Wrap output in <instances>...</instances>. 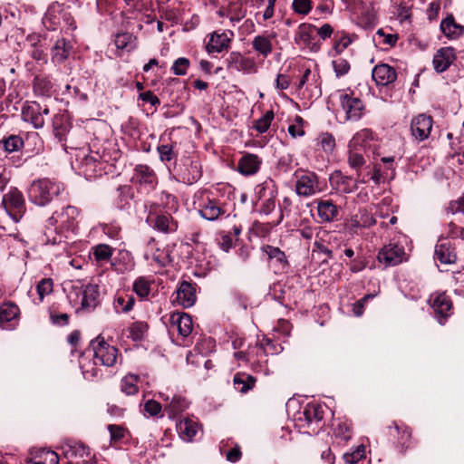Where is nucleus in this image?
<instances>
[{"label": "nucleus", "mask_w": 464, "mask_h": 464, "mask_svg": "<svg viewBox=\"0 0 464 464\" xmlns=\"http://www.w3.org/2000/svg\"><path fill=\"white\" fill-rule=\"evenodd\" d=\"M0 209V231L6 232L10 218L14 223L21 220L26 212L23 193L16 188H11L3 195Z\"/></svg>", "instance_id": "1"}, {"label": "nucleus", "mask_w": 464, "mask_h": 464, "mask_svg": "<svg viewBox=\"0 0 464 464\" xmlns=\"http://www.w3.org/2000/svg\"><path fill=\"white\" fill-rule=\"evenodd\" d=\"M79 209L74 206H67L61 211H55L47 220L44 235L48 242L57 243L56 237H51L53 232L58 233L62 230L74 232L78 228Z\"/></svg>", "instance_id": "2"}, {"label": "nucleus", "mask_w": 464, "mask_h": 464, "mask_svg": "<svg viewBox=\"0 0 464 464\" xmlns=\"http://www.w3.org/2000/svg\"><path fill=\"white\" fill-rule=\"evenodd\" d=\"M65 188L63 183L50 179L34 180L28 190V197L32 203L44 207L58 198Z\"/></svg>", "instance_id": "3"}, {"label": "nucleus", "mask_w": 464, "mask_h": 464, "mask_svg": "<svg viewBox=\"0 0 464 464\" xmlns=\"http://www.w3.org/2000/svg\"><path fill=\"white\" fill-rule=\"evenodd\" d=\"M173 171L179 181L188 185L197 182L202 175L200 162L188 157L175 162Z\"/></svg>", "instance_id": "4"}, {"label": "nucleus", "mask_w": 464, "mask_h": 464, "mask_svg": "<svg viewBox=\"0 0 464 464\" xmlns=\"http://www.w3.org/2000/svg\"><path fill=\"white\" fill-rule=\"evenodd\" d=\"M428 304L433 310L435 318L440 325H444L453 314V303L446 293H433L428 299Z\"/></svg>", "instance_id": "5"}, {"label": "nucleus", "mask_w": 464, "mask_h": 464, "mask_svg": "<svg viewBox=\"0 0 464 464\" xmlns=\"http://www.w3.org/2000/svg\"><path fill=\"white\" fill-rule=\"evenodd\" d=\"M159 205L153 203L150 206L147 221L152 227L161 233H174L178 229V221L169 213H160Z\"/></svg>", "instance_id": "6"}, {"label": "nucleus", "mask_w": 464, "mask_h": 464, "mask_svg": "<svg viewBox=\"0 0 464 464\" xmlns=\"http://www.w3.org/2000/svg\"><path fill=\"white\" fill-rule=\"evenodd\" d=\"M91 345L94 353L95 364L99 362L102 365L111 367L116 363L118 349L106 343L102 336L96 337L92 341Z\"/></svg>", "instance_id": "7"}, {"label": "nucleus", "mask_w": 464, "mask_h": 464, "mask_svg": "<svg viewBox=\"0 0 464 464\" xmlns=\"http://www.w3.org/2000/svg\"><path fill=\"white\" fill-rule=\"evenodd\" d=\"M389 435L392 438L394 447L401 452L405 453L413 444L412 430L404 425L392 421L388 426Z\"/></svg>", "instance_id": "8"}, {"label": "nucleus", "mask_w": 464, "mask_h": 464, "mask_svg": "<svg viewBox=\"0 0 464 464\" xmlns=\"http://www.w3.org/2000/svg\"><path fill=\"white\" fill-rule=\"evenodd\" d=\"M371 134L372 131L370 130L364 129L353 136L349 145L350 149L348 151L347 162L352 169L357 171L358 174L360 173L362 167L365 164L366 160L363 153L364 150L361 147L357 148L356 144L359 140L368 138Z\"/></svg>", "instance_id": "9"}, {"label": "nucleus", "mask_w": 464, "mask_h": 464, "mask_svg": "<svg viewBox=\"0 0 464 464\" xmlns=\"http://www.w3.org/2000/svg\"><path fill=\"white\" fill-rule=\"evenodd\" d=\"M65 457L71 461L68 464H92L94 455L91 449L82 442H68L63 448Z\"/></svg>", "instance_id": "10"}, {"label": "nucleus", "mask_w": 464, "mask_h": 464, "mask_svg": "<svg viewBox=\"0 0 464 464\" xmlns=\"http://www.w3.org/2000/svg\"><path fill=\"white\" fill-rule=\"evenodd\" d=\"M108 163L101 160L98 152L85 156L80 164V170L87 179H94L106 174Z\"/></svg>", "instance_id": "11"}, {"label": "nucleus", "mask_w": 464, "mask_h": 464, "mask_svg": "<svg viewBox=\"0 0 464 464\" xmlns=\"http://www.w3.org/2000/svg\"><path fill=\"white\" fill-rule=\"evenodd\" d=\"M49 114V108L37 102H26L22 108V118L30 122L35 129L44 125V116Z\"/></svg>", "instance_id": "12"}, {"label": "nucleus", "mask_w": 464, "mask_h": 464, "mask_svg": "<svg viewBox=\"0 0 464 464\" xmlns=\"http://www.w3.org/2000/svg\"><path fill=\"white\" fill-rule=\"evenodd\" d=\"M405 255L403 246L396 243H390L380 249L377 259L384 266H395L402 263Z\"/></svg>", "instance_id": "13"}, {"label": "nucleus", "mask_w": 464, "mask_h": 464, "mask_svg": "<svg viewBox=\"0 0 464 464\" xmlns=\"http://www.w3.org/2000/svg\"><path fill=\"white\" fill-rule=\"evenodd\" d=\"M340 104L346 121H357L362 117L365 107L361 99L344 93L340 96Z\"/></svg>", "instance_id": "14"}, {"label": "nucleus", "mask_w": 464, "mask_h": 464, "mask_svg": "<svg viewBox=\"0 0 464 464\" xmlns=\"http://www.w3.org/2000/svg\"><path fill=\"white\" fill-rule=\"evenodd\" d=\"M295 191L298 196L310 197L321 191L319 178L314 172H305L297 177Z\"/></svg>", "instance_id": "15"}, {"label": "nucleus", "mask_w": 464, "mask_h": 464, "mask_svg": "<svg viewBox=\"0 0 464 464\" xmlns=\"http://www.w3.org/2000/svg\"><path fill=\"white\" fill-rule=\"evenodd\" d=\"M131 180L140 188H144L148 192L155 189L158 184L155 171L148 165L143 164L135 167Z\"/></svg>", "instance_id": "16"}, {"label": "nucleus", "mask_w": 464, "mask_h": 464, "mask_svg": "<svg viewBox=\"0 0 464 464\" xmlns=\"http://www.w3.org/2000/svg\"><path fill=\"white\" fill-rule=\"evenodd\" d=\"M227 68L244 73H256L257 65L254 59L248 58L241 54L239 52H231L226 59Z\"/></svg>", "instance_id": "17"}, {"label": "nucleus", "mask_w": 464, "mask_h": 464, "mask_svg": "<svg viewBox=\"0 0 464 464\" xmlns=\"http://www.w3.org/2000/svg\"><path fill=\"white\" fill-rule=\"evenodd\" d=\"M433 119L431 116L421 113L411 120V132L418 141L427 140L431 132Z\"/></svg>", "instance_id": "18"}, {"label": "nucleus", "mask_w": 464, "mask_h": 464, "mask_svg": "<svg viewBox=\"0 0 464 464\" xmlns=\"http://www.w3.org/2000/svg\"><path fill=\"white\" fill-rule=\"evenodd\" d=\"M233 36L234 33L232 31L212 33L206 45L207 52L213 53L227 51L230 47Z\"/></svg>", "instance_id": "19"}, {"label": "nucleus", "mask_w": 464, "mask_h": 464, "mask_svg": "<svg viewBox=\"0 0 464 464\" xmlns=\"http://www.w3.org/2000/svg\"><path fill=\"white\" fill-rule=\"evenodd\" d=\"M316 27L311 24L304 23L298 26V30L295 36V42L296 44L304 45L313 52L319 50V45L314 42V33Z\"/></svg>", "instance_id": "20"}, {"label": "nucleus", "mask_w": 464, "mask_h": 464, "mask_svg": "<svg viewBox=\"0 0 464 464\" xmlns=\"http://www.w3.org/2000/svg\"><path fill=\"white\" fill-rule=\"evenodd\" d=\"M45 21L49 22L51 25H60L62 21L66 24L71 25L72 17L71 14L64 10L63 5L58 2L52 3L45 14Z\"/></svg>", "instance_id": "21"}, {"label": "nucleus", "mask_w": 464, "mask_h": 464, "mask_svg": "<svg viewBox=\"0 0 464 464\" xmlns=\"http://www.w3.org/2000/svg\"><path fill=\"white\" fill-rule=\"evenodd\" d=\"M456 59L455 50L452 47H441L433 56L432 63L437 72L447 71Z\"/></svg>", "instance_id": "22"}, {"label": "nucleus", "mask_w": 464, "mask_h": 464, "mask_svg": "<svg viewBox=\"0 0 464 464\" xmlns=\"http://www.w3.org/2000/svg\"><path fill=\"white\" fill-rule=\"evenodd\" d=\"M53 133L63 147H65L67 135L71 130L72 124L65 113H57L53 118Z\"/></svg>", "instance_id": "23"}, {"label": "nucleus", "mask_w": 464, "mask_h": 464, "mask_svg": "<svg viewBox=\"0 0 464 464\" xmlns=\"http://www.w3.org/2000/svg\"><path fill=\"white\" fill-rule=\"evenodd\" d=\"M175 301L180 304L183 308L191 307L197 299L196 288L194 285L188 281H182L176 290Z\"/></svg>", "instance_id": "24"}, {"label": "nucleus", "mask_w": 464, "mask_h": 464, "mask_svg": "<svg viewBox=\"0 0 464 464\" xmlns=\"http://www.w3.org/2000/svg\"><path fill=\"white\" fill-rule=\"evenodd\" d=\"M435 257L446 265L455 264L457 253L454 244L447 240H440L435 246Z\"/></svg>", "instance_id": "25"}, {"label": "nucleus", "mask_w": 464, "mask_h": 464, "mask_svg": "<svg viewBox=\"0 0 464 464\" xmlns=\"http://www.w3.org/2000/svg\"><path fill=\"white\" fill-rule=\"evenodd\" d=\"M372 76L377 85L386 86L396 80L397 73L393 67L382 63L373 68Z\"/></svg>", "instance_id": "26"}, {"label": "nucleus", "mask_w": 464, "mask_h": 464, "mask_svg": "<svg viewBox=\"0 0 464 464\" xmlns=\"http://www.w3.org/2000/svg\"><path fill=\"white\" fill-rule=\"evenodd\" d=\"M261 163L262 160L257 155L246 153L238 160L237 170L245 176L254 175L259 170Z\"/></svg>", "instance_id": "27"}, {"label": "nucleus", "mask_w": 464, "mask_h": 464, "mask_svg": "<svg viewBox=\"0 0 464 464\" xmlns=\"http://www.w3.org/2000/svg\"><path fill=\"white\" fill-rule=\"evenodd\" d=\"M100 304V291L97 285L89 284L82 291V310L93 311Z\"/></svg>", "instance_id": "28"}, {"label": "nucleus", "mask_w": 464, "mask_h": 464, "mask_svg": "<svg viewBox=\"0 0 464 464\" xmlns=\"http://www.w3.org/2000/svg\"><path fill=\"white\" fill-rule=\"evenodd\" d=\"M331 186L341 193H351L357 189L356 182L349 176L343 175L341 171H335L330 177Z\"/></svg>", "instance_id": "29"}, {"label": "nucleus", "mask_w": 464, "mask_h": 464, "mask_svg": "<svg viewBox=\"0 0 464 464\" xmlns=\"http://www.w3.org/2000/svg\"><path fill=\"white\" fill-rule=\"evenodd\" d=\"M169 324L178 329L179 334L183 337H188L192 332L191 317L182 312L173 313L169 318Z\"/></svg>", "instance_id": "30"}, {"label": "nucleus", "mask_w": 464, "mask_h": 464, "mask_svg": "<svg viewBox=\"0 0 464 464\" xmlns=\"http://www.w3.org/2000/svg\"><path fill=\"white\" fill-rule=\"evenodd\" d=\"M317 203V214L322 222H332L336 219L339 210L331 199H319Z\"/></svg>", "instance_id": "31"}, {"label": "nucleus", "mask_w": 464, "mask_h": 464, "mask_svg": "<svg viewBox=\"0 0 464 464\" xmlns=\"http://www.w3.org/2000/svg\"><path fill=\"white\" fill-rule=\"evenodd\" d=\"M72 44L64 38L58 39L53 46L52 61L54 63H63L71 54Z\"/></svg>", "instance_id": "32"}, {"label": "nucleus", "mask_w": 464, "mask_h": 464, "mask_svg": "<svg viewBox=\"0 0 464 464\" xmlns=\"http://www.w3.org/2000/svg\"><path fill=\"white\" fill-rule=\"evenodd\" d=\"M198 422L189 418H185L177 425L178 432L180 438L185 441H191L198 431Z\"/></svg>", "instance_id": "33"}, {"label": "nucleus", "mask_w": 464, "mask_h": 464, "mask_svg": "<svg viewBox=\"0 0 464 464\" xmlns=\"http://www.w3.org/2000/svg\"><path fill=\"white\" fill-rule=\"evenodd\" d=\"M440 29L442 33L450 39H457L462 35L464 27L456 23L452 14L448 15L440 23Z\"/></svg>", "instance_id": "34"}, {"label": "nucleus", "mask_w": 464, "mask_h": 464, "mask_svg": "<svg viewBox=\"0 0 464 464\" xmlns=\"http://www.w3.org/2000/svg\"><path fill=\"white\" fill-rule=\"evenodd\" d=\"M188 407V401L181 395H173L170 401L165 405V411L168 413L169 418L174 419L179 414L182 413Z\"/></svg>", "instance_id": "35"}, {"label": "nucleus", "mask_w": 464, "mask_h": 464, "mask_svg": "<svg viewBox=\"0 0 464 464\" xmlns=\"http://www.w3.org/2000/svg\"><path fill=\"white\" fill-rule=\"evenodd\" d=\"M27 40L30 42V56L37 61L42 62L43 63H47V53L46 47L42 44L41 40L38 36H28Z\"/></svg>", "instance_id": "36"}, {"label": "nucleus", "mask_w": 464, "mask_h": 464, "mask_svg": "<svg viewBox=\"0 0 464 464\" xmlns=\"http://www.w3.org/2000/svg\"><path fill=\"white\" fill-rule=\"evenodd\" d=\"M199 214L202 218L214 221L221 215L225 214V209L219 203L214 199H208V202L200 208Z\"/></svg>", "instance_id": "37"}, {"label": "nucleus", "mask_w": 464, "mask_h": 464, "mask_svg": "<svg viewBox=\"0 0 464 464\" xmlns=\"http://www.w3.org/2000/svg\"><path fill=\"white\" fill-rule=\"evenodd\" d=\"M334 436L339 442L346 443L353 437V425L351 421L338 420L334 427Z\"/></svg>", "instance_id": "38"}, {"label": "nucleus", "mask_w": 464, "mask_h": 464, "mask_svg": "<svg viewBox=\"0 0 464 464\" xmlns=\"http://www.w3.org/2000/svg\"><path fill=\"white\" fill-rule=\"evenodd\" d=\"M256 382V379L254 376L245 372H237L233 379L235 389L241 393H246L253 389Z\"/></svg>", "instance_id": "39"}, {"label": "nucleus", "mask_w": 464, "mask_h": 464, "mask_svg": "<svg viewBox=\"0 0 464 464\" xmlns=\"http://www.w3.org/2000/svg\"><path fill=\"white\" fill-rule=\"evenodd\" d=\"M252 48L264 58H266L273 51L271 37L266 35L255 36L252 41Z\"/></svg>", "instance_id": "40"}, {"label": "nucleus", "mask_w": 464, "mask_h": 464, "mask_svg": "<svg viewBox=\"0 0 464 464\" xmlns=\"http://www.w3.org/2000/svg\"><path fill=\"white\" fill-rule=\"evenodd\" d=\"M262 249L268 258L274 261L279 268L285 269L288 266L286 256L279 247L266 245Z\"/></svg>", "instance_id": "41"}, {"label": "nucleus", "mask_w": 464, "mask_h": 464, "mask_svg": "<svg viewBox=\"0 0 464 464\" xmlns=\"http://www.w3.org/2000/svg\"><path fill=\"white\" fill-rule=\"evenodd\" d=\"M24 141L19 135L12 134L0 140V150L6 153L19 151L24 147Z\"/></svg>", "instance_id": "42"}, {"label": "nucleus", "mask_w": 464, "mask_h": 464, "mask_svg": "<svg viewBox=\"0 0 464 464\" xmlns=\"http://www.w3.org/2000/svg\"><path fill=\"white\" fill-rule=\"evenodd\" d=\"M34 92L37 95L48 96L53 87L51 79L45 75H36L33 82Z\"/></svg>", "instance_id": "43"}, {"label": "nucleus", "mask_w": 464, "mask_h": 464, "mask_svg": "<svg viewBox=\"0 0 464 464\" xmlns=\"http://www.w3.org/2000/svg\"><path fill=\"white\" fill-rule=\"evenodd\" d=\"M177 143H160L157 147V151L160 156V160L163 162H169L175 160L178 156V150H176Z\"/></svg>", "instance_id": "44"}, {"label": "nucleus", "mask_w": 464, "mask_h": 464, "mask_svg": "<svg viewBox=\"0 0 464 464\" xmlns=\"http://www.w3.org/2000/svg\"><path fill=\"white\" fill-rule=\"evenodd\" d=\"M92 254L96 262H108L111 258L113 248L106 244H99L92 248Z\"/></svg>", "instance_id": "45"}, {"label": "nucleus", "mask_w": 464, "mask_h": 464, "mask_svg": "<svg viewBox=\"0 0 464 464\" xmlns=\"http://www.w3.org/2000/svg\"><path fill=\"white\" fill-rule=\"evenodd\" d=\"M20 313L19 307L14 303H5L0 305V323H8L16 318Z\"/></svg>", "instance_id": "46"}, {"label": "nucleus", "mask_w": 464, "mask_h": 464, "mask_svg": "<svg viewBox=\"0 0 464 464\" xmlns=\"http://www.w3.org/2000/svg\"><path fill=\"white\" fill-rule=\"evenodd\" d=\"M140 377L135 374L126 375L121 382V390L127 395H134L139 392L137 383Z\"/></svg>", "instance_id": "47"}, {"label": "nucleus", "mask_w": 464, "mask_h": 464, "mask_svg": "<svg viewBox=\"0 0 464 464\" xmlns=\"http://www.w3.org/2000/svg\"><path fill=\"white\" fill-rule=\"evenodd\" d=\"M304 416L308 423L323 420L324 411L318 404L307 405L304 411Z\"/></svg>", "instance_id": "48"}, {"label": "nucleus", "mask_w": 464, "mask_h": 464, "mask_svg": "<svg viewBox=\"0 0 464 464\" xmlns=\"http://www.w3.org/2000/svg\"><path fill=\"white\" fill-rule=\"evenodd\" d=\"M136 37L130 33H120L115 36V45L118 49L133 48L135 45Z\"/></svg>", "instance_id": "49"}, {"label": "nucleus", "mask_w": 464, "mask_h": 464, "mask_svg": "<svg viewBox=\"0 0 464 464\" xmlns=\"http://www.w3.org/2000/svg\"><path fill=\"white\" fill-rule=\"evenodd\" d=\"M134 297L130 295H118L114 301V306L118 312L128 313L134 305Z\"/></svg>", "instance_id": "50"}, {"label": "nucleus", "mask_w": 464, "mask_h": 464, "mask_svg": "<svg viewBox=\"0 0 464 464\" xmlns=\"http://www.w3.org/2000/svg\"><path fill=\"white\" fill-rule=\"evenodd\" d=\"M149 330V324L146 322H134L130 327V334L132 340H142Z\"/></svg>", "instance_id": "51"}, {"label": "nucleus", "mask_w": 464, "mask_h": 464, "mask_svg": "<svg viewBox=\"0 0 464 464\" xmlns=\"http://www.w3.org/2000/svg\"><path fill=\"white\" fill-rule=\"evenodd\" d=\"M274 118H275L274 111L272 110L267 111L260 119L256 120L254 122L253 127L259 133H265L269 129Z\"/></svg>", "instance_id": "52"}, {"label": "nucleus", "mask_w": 464, "mask_h": 464, "mask_svg": "<svg viewBox=\"0 0 464 464\" xmlns=\"http://www.w3.org/2000/svg\"><path fill=\"white\" fill-rule=\"evenodd\" d=\"M132 289L138 296L145 298L150 293V282L144 277H139L135 280Z\"/></svg>", "instance_id": "53"}, {"label": "nucleus", "mask_w": 464, "mask_h": 464, "mask_svg": "<svg viewBox=\"0 0 464 464\" xmlns=\"http://www.w3.org/2000/svg\"><path fill=\"white\" fill-rule=\"evenodd\" d=\"M318 144L325 152H332L335 148V139L328 132L321 133L318 138Z\"/></svg>", "instance_id": "54"}, {"label": "nucleus", "mask_w": 464, "mask_h": 464, "mask_svg": "<svg viewBox=\"0 0 464 464\" xmlns=\"http://www.w3.org/2000/svg\"><path fill=\"white\" fill-rule=\"evenodd\" d=\"M365 447L360 445L353 452L344 453L343 458L347 464H355L364 458Z\"/></svg>", "instance_id": "55"}, {"label": "nucleus", "mask_w": 464, "mask_h": 464, "mask_svg": "<svg viewBox=\"0 0 464 464\" xmlns=\"http://www.w3.org/2000/svg\"><path fill=\"white\" fill-rule=\"evenodd\" d=\"M108 430L111 435V442L112 443H118L121 441L127 433V430L124 427L116 424H110L108 426Z\"/></svg>", "instance_id": "56"}, {"label": "nucleus", "mask_w": 464, "mask_h": 464, "mask_svg": "<svg viewBox=\"0 0 464 464\" xmlns=\"http://www.w3.org/2000/svg\"><path fill=\"white\" fill-rule=\"evenodd\" d=\"M292 8L295 14L306 15L313 8V2L311 0H294Z\"/></svg>", "instance_id": "57"}, {"label": "nucleus", "mask_w": 464, "mask_h": 464, "mask_svg": "<svg viewBox=\"0 0 464 464\" xmlns=\"http://www.w3.org/2000/svg\"><path fill=\"white\" fill-rule=\"evenodd\" d=\"M53 283L51 278H44L38 283L36 289L41 302L44 300L45 295H50L53 292Z\"/></svg>", "instance_id": "58"}, {"label": "nucleus", "mask_w": 464, "mask_h": 464, "mask_svg": "<svg viewBox=\"0 0 464 464\" xmlns=\"http://www.w3.org/2000/svg\"><path fill=\"white\" fill-rule=\"evenodd\" d=\"M189 64L190 62L188 58L180 57L174 62L171 70L175 75H185Z\"/></svg>", "instance_id": "59"}, {"label": "nucleus", "mask_w": 464, "mask_h": 464, "mask_svg": "<svg viewBox=\"0 0 464 464\" xmlns=\"http://www.w3.org/2000/svg\"><path fill=\"white\" fill-rule=\"evenodd\" d=\"M333 67L337 77H341L348 73L350 63L346 59L338 58L333 61Z\"/></svg>", "instance_id": "60"}, {"label": "nucleus", "mask_w": 464, "mask_h": 464, "mask_svg": "<svg viewBox=\"0 0 464 464\" xmlns=\"http://www.w3.org/2000/svg\"><path fill=\"white\" fill-rule=\"evenodd\" d=\"M33 464H59V456L56 452L53 450H48L44 453L38 460L34 461Z\"/></svg>", "instance_id": "61"}, {"label": "nucleus", "mask_w": 464, "mask_h": 464, "mask_svg": "<svg viewBox=\"0 0 464 464\" xmlns=\"http://www.w3.org/2000/svg\"><path fill=\"white\" fill-rule=\"evenodd\" d=\"M144 411L152 417L159 416L161 413L162 406L154 400H148L144 403Z\"/></svg>", "instance_id": "62"}, {"label": "nucleus", "mask_w": 464, "mask_h": 464, "mask_svg": "<svg viewBox=\"0 0 464 464\" xmlns=\"http://www.w3.org/2000/svg\"><path fill=\"white\" fill-rule=\"evenodd\" d=\"M270 228L271 227L269 226V224H264L259 221H255L252 225L253 232L259 237L266 236Z\"/></svg>", "instance_id": "63"}, {"label": "nucleus", "mask_w": 464, "mask_h": 464, "mask_svg": "<svg viewBox=\"0 0 464 464\" xmlns=\"http://www.w3.org/2000/svg\"><path fill=\"white\" fill-rule=\"evenodd\" d=\"M448 236L451 238H461L464 240V227H458L455 223L450 222L449 225Z\"/></svg>", "instance_id": "64"}]
</instances>
